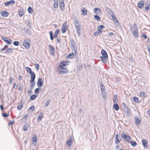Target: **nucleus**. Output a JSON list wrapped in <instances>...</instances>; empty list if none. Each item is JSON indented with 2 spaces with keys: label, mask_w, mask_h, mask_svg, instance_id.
Listing matches in <instances>:
<instances>
[{
  "label": "nucleus",
  "mask_w": 150,
  "mask_h": 150,
  "mask_svg": "<svg viewBox=\"0 0 150 150\" xmlns=\"http://www.w3.org/2000/svg\"><path fill=\"white\" fill-rule=\"evenodd\" d=\"M13 49L11 48H8L5 51V53L6 54H8V53H11L12 52Z\"/></svg>",
  "instance_id": "nucleus-32"
},
{
  "label": "nucleus",
  "mask_w": 150,
  "mask_h": 150,
  "mask_svg": "<svg viewBox=\"0 0 150 150\" xmlns=\"http://www.w3.org/2000/svg\"><path fill=\"white\" fill-rule=\"evenodd\" d=\"M131 144L133 146H135L137 144V143L135 142H132L130 141V142Z\"/></svg>",
  "instance_id": "nucleus-45"
},
{
  "label": "nucleus",
  "mask_w": 150,
  "mask_h": 150,
  "mask_svg": "<svg viewBox=\"0 0 150 150\" xmlns=\"http://www.w3.org/2000/svg\"><path fill=\"white\" fill-rule=\"evenodd\" d=\"M142 143L144 148H147L148 145H147V142L146 139H143L142 140Z\"/></svg>",
  "instance_id": "nucleus-21"
},
{
  "label": "nucleus",
  "mask_w": 150,
  "mask_h": 150,
  "mask_svg": "<svg viewBox=\"0 0 150 150\" xmlns=\"http://www.w3.org/2000/svg\"><path fill=\"white\" fill-rule=\"evenodd\" d=\"M100 88L102 93H103V92L105 91V86H104L103 84L102 83H101L100 84Z\"/></svg>",
  "instance_id": "nucleus-29"
},
{
  "label": "nucleus",
  "mask_w": 150,
  "mask_h": 150,
  "mask_svg": "<svg viewBox=\"0 0 150 150\" xmlns=\"http://www.w3.org/2000/svg\"><path fill=\"white\" fill-rule=\"evenodd\" d=\"M113 19V21L115 23H118V21L117 20L116 18L115 17V15H112V16H111Z\"/></svg>",
  "instance_id": "nucleus-34"
},
{
  "label": "nucleus",
  "mask_w": 150,
  "mask_h": 150,
  "mask_svg": "<svg viewBox=\"0 0 150 150\" xmlns=\"http://www.w3.org/2000/svg\"><path fill=\"white\" fill-rule=\"evenodd\" d=\"M59 29H57L54 33V37L55 38H57V35L59 34ZM50 35V39L51 40H53L54 39V36L52 32L50 31L49 32Z\"/></svg>",
  "instance_id": "nucleus-4"
},
{
  "label": "nucleus",
  "mask_w": 150,
  "mask_h": 150,
  "mask_svg": "<svg viewBox=\"0 0 150 150\" xmlns=\"http://www.w3.org/2000/svg\"><path fill=\"white\" fill-rule=\"evenodd\" d=\"M102 56H100V58L101 61L103 63H105L107 61V59L108 58V55L106 52L104 50H102L101 52Z\"/></svg>",
  "instance_id": "nucleus-3"
},
{
  "label": "nucleus",
  "mask_w": 150,
  "mask_h": 150,
  "mask_svg": "<svg viewBox=\"0 0 150 150\" xmlns=\"http://www.w3.org/2000/svg\"><path fill=\"white\" fill-rule=\"evenodd\" d=\"M122 104L123 106L124 111L126 115L128 116L130 115L131 114V112L130 110L128 108L127 106L124 103H123Z\"/></svg>",
  "instance_id": "nucleus-7"
},
{
  "label": "nucleus",
  "mask_w": 150,
  "mask_h": 150,
  "mask_svg": "<svg viewBox=\"0 0 150 150\" xmlns=\"http://www.w3.org/2000/svg\"><path fill=\"white\" fill-rule=\"evenodd\" d=\"M32 142L33 144L35 145L36 146L37 142V138L36 136L33 137L32 139Z\"/></svg>",
  "instance_id": "nucleus-18"
},
{
  "label": "nucleus",
  "mask_w": 150,
  "mask_h": 150,
  "mask_svg": "<svg viewBox=\"0 0 150 150\" xmlns=\"http://www.w3.org/2000/svg\"><path fill=\"white\" fill-rule=\"evenodd\" d=\"M94 17L97 21H100V18L97 15H95L94 16Z\"/></svg>",
  "instance_id": "nucleus-43"
},
{
  "label": "nucleus",
  "mask_w": 150,
  "mask_h": 150,
  "mask_svg": "<svg viewBox=\"0 0 150 150\" xmlns=\"http://www.w3.org/2000/svg\"><path fill=\"white\" fill-rule=\"evenodd\" d=\"M145 93L144 92H142L140 93V95L141 97H144L145 96Z\"/></svg>",
  "instance_id": "nucleus-48"
},
{
  "label": "nucleus",
  "mask_w": 150,
  "mask_h": 150,
  "mask_svg": "<svg viewBox=\"0 0 150 150\" xmlns=\"http://www.w3.org/2000/svg\"><path fill=\"white\" fill-rule=\"evenodd\" d=\"M67 62H62L60 63L63 66H66L68 65V64L67 63Z\"/></svg>",
  "instance_id": "nucleus-44"
},
{
  "label": "nucleus",
  "mask_w": 150,
  "mask_h": 150,
  "mask_svg": "<svg viewBox=\"0 0 150 150\" xmlns=\"http://www.w3.org/2000/svg\"><path fill=\"white\" fill-rule=\"evenodd\" d=\"M23 45L26 49H28L30 47L29 43L27 42L25 40H24L23 42Z\"/></svg>",
  "instance_id": "nucleus-16"
},
{
  "label": "nucleus",
  "mask_w": 150,
  "mask_h": 150,
  "mask_svg": "<svg viewBox=\"0 0 150 150\" xmlns=\"http://www.w3.org/2000/svg\"><path fill=\"white\" fill-rule=\"evenodd\" d=\"M1 39L4 41L9 44H10L12 43V40L10 39L7 38L4 36H2L1 37Z\"/></svg>",
  "instance_id": "nucleus-9"
},
{
  "label": "nucleus",
  "mask_w": 150,
  "mask_h": 150,
  "mask_svg": "<svg viewBox=\"0 0 150 150\" xmlns=\"http://www.w3.org/2000/svg\"><path fill=\"white\" fill-rule=\"evenodd\" d=\"M27 71L30 73L31 76V80L30 81V83H33L35 80V74L34 72L32 71L31 69L28 67H26L25 68Z\"/></svg>",
  "instance_id": "nucleus-2"
},
{
  "label": "nucleus",
  "mask_w": 150,
  "mask_h": 150,
  "mask_svg": "<svg viewBox=\"0 0 150 150\" xmlns=\"http://www.w3.org/2000/svg\"><path fill=\"white\" fill-rule=\"evenodd\" d=\"M23 30L29 35H30L31 34L30 31L27 28H24L23 29Z\"/></svg>",
  "instance_id": "nucleus-31"
},
{
  "label": "nucleus",
  "mask_w": 150,
  "mask_h": 150,
  "mask_svg": "<svg viewBox=\"0 0 150 150\" xmlns=\"http://www.w3.org/2000/svg\"><path fill=\"white\" fill-rule=\"evenodd\" d=\"M98 27H99L100 28L102 29H103L105 28L104 26L103 25H100Z\"/></svg>",
  "instance_id": "nucleus-63"
},
{
  "label": "nucleus",
  "mask_w": 150,
  "mask_h": 150,
  "mask_svg": "<svg viewBox=\"0 0 150 150\" xmlns=\"http://www.w3.org/2000/svg\"><path fill=\"white\" fill-rule=\"evenodd\" d=\"M15 3L14 1L13 0H10L9 1L6 2L4 3V5L5 6H7L9 5L13 4Z\"/></svg>",
  "instance_id": "nucleus-14"
},
{
  "label": "nucleus",
  "mask_w": 150,
  "mask_h": 150,
  "mask_svg": "<svg viewBox=\"0 0 150 150\" xmlns=\"http://www.w3.org/2000/svg\"><path fill=\"white\" fill-rule=\"evenodd\" d=\"M81 11L82 13V15H86L87 14V11L84 8H83L81 10Z\"/></svg>",
  "instance_id": "nucleus-25"
},
{
  "label": "nucleus",
  "mask_w": 150,
  "mask_h": 150,
  "mask_svg": "<svg viewBox=\"0 0 150 150\" xmlns=\"http://www.w3.org/2000/svg\"><path fill=\"white\" fill-rule=\"evenodd\" d=\"M101 10L99 8H95L94 9V11L96 14H99L101 12Z\"/></svg>",
  "instance_id": "nucleus-22"
},
{
  "label": "nucleus",
  "mask_w": 150,
  "mask_h": 150,
  "mask_svg": "<svg viewBox=\"0 0 150 150\" xmlns=\"http://www.w3.org/2000/svg\"><path fill=\"white\" fill-rule=\"evenodd\" d=\"M14 123V121H10L9 122V123L8 124V125H13Z\"/></svg>",
  "instance_id": "nucleus-58"
},
{
  "label": "nucleus",
  "mask_w": 150,
  "mask_h": 150,
  "mask_svg": "<svg viewBox=\"0 0 150 150\" xmlns=\"http://www.w3.org/2000/svg\"><path fill=\"white\" fill-rule=\"evenodd\" d=\"M133 100L134 102L136 103H138L139 102V98L137 97H134L133 98Z\"/></svg>",
  "instance_id": "nucleus-42"
},
{
  "label": "nucleus",
  "mask_w": 150,
  "mask_h": 150,
  "mask_svg": "<svg viewBox=\"0 0 150 150\" xmlns=\"http://www.w3.org/2000/svg\"><path fill=\"white\" fill-rule=\"evenodd\" d=\"M28 127V125L27 124H25V125L23 127V129L24 131H26L27 130Z\"/></svg>",
  "instance_id": "nucleus-36"
},
{
  "label": "nucleus",
  "mask_w": 150,
  "mask_h": 150,
  "mask_svg": "<svg viewBox=\"0 0 150 150\" xmlns=\"http://www.w3.org/2000/svg\"><path fill=\"white\" fill-rule=\"evenodd\" d=\"M59 5L60 10L62 11H63L64 8V3L59 2Z\"/></svg>",
  "instance_id": "nucleus-20"
},
{
  "label": "nucleus",
  "mask_w": 150,
  "mask_h": 150,
  "mask_svg": "<svg viewBox=\"0 0 150 150\" xmlns=\"http://www.w3.org/2000/svg\"><path fill=\"white\" fill-rule=\"evenodd\" d=\"M35 82H34V83H33V84H31L30 86V88L31 89L33 88L34 87V86H35Z\"/></svg>",
  "instance_id": "nucleus-59"
},
{
  "label": "nucleus",
  "mask_w": 150,
  "mask_h": 150,
  "mask_svg": "<svg viewBox=\"0 0 150 150\" xmlns=\"http://www.w3.org/2000/svg\"><path fill=\"white\" fill-rule=\"evenodd\" d=\"M74 55L73 53H70L68 54V57L69 58H71L73 57Z\"/></svg>",
  "instance_id": "nucleus-46"
},
{
  "label": "nucleus",
  "mask_w": 150,
  "mask_h": 150,
  "mask_svg": "<svg viewBox=\"0 0 150 150\" xmlns=\"http://www.w3.org/2000/svg\"><path fill=\"white\" fill-rule=\"evenodd\" d=\"M49 47L50 48V51H54L55 50V48L53 47L51 45H49Z\"/></svg>",
  "instance_id": "nucleus-47"
},
{
  "label": "nucleus",
  "mask_w": 150,
  "mask_h": 150,
  "mask_svg": "<svg viewBox=\"0 0 150 150\" xmlns=\"http://www.w3.org/2000/svg\"><path fill=\"white\" fill-rule=\"evenodd\" d=\"M38 96L35 95H31L30 97V99L32 100H35L36 98Z\"/></svg>",
  "instance_id": "nucleus-38"
},
{
  "label": "nucleus",
  "mask_w": 150,
  "mask_h": 150,
  "mask_svg": "<svg viewBox=\"0 0 150 150\" xmlns=\"http://www.w3.org/2000/svg\"><path fill=\"white\" fill-rule=\"evenodd\" d=\"M70 44L71 47L72 49L73 50V51H74L75 54H76L77 52V48L76 46V44L74 41L73 39L71 40Z\"/></svg>",
  "instance_id": "nucleus-5"
},
{
  "label": "nucleus",
  "mask_w": 150,
  "mask_h": 150,
  "mask_svg": "<svg viewBox=\"0 0 150 150\" xmlns=\"http://www.w3.org/2000/svg\"><path fill=\"white\" fill-rule=\"evenodd\" d=\"M105 10L110 15L112 16V15H114L113 13V11L110 8H109L108 7H106L105 8Z\"/></svg>",
  "instance_id": "nucleus-13"
},
{
  "label": "nucleus",
  "mask_w": 150,
  "mask_h": 150,
  "mask_svg": "<svg viewBox=\"0 0 150 150\" xmlns=\"http://www.w3.org/2000/svg\"><path fill=\"white\" fill-rule=\"evenodd\" d=\"M93 35L95 36H97L99 35H100V34H99L98 31L95 32Z\"/></svg>",
  "instance_id": "nucleus-53"
},
{
  "label": "nucleus",
  "mask_w": 150,
  "mask_h": 150,
  "mask_svg": "<svg viewBox=\"0 0 150 150\" xmlns=\"http://www.w3.org/2000/svg\"><path fill=\"white\" fill-rule=\"evenodd\" d=\"M35 67L36 70L37 71H38L39 69V64H35Z\"/></svg>",
  "instance_id": "nucleus-49"
},
{
  "label": "nucleus",
  "mask_w": 150,
  "mask_h": 150,
  "mask_svg": "<svg viewBox=\"0 0 150 150\" xmlns=\"http://www.w3.org/2000/svg\"><path fill=\"white\" fill-rule=\"evenodd\" d=\"M28 116V114H27L25 115L23 118L22 119V122H26V121L27 119V117Z\"/></svg>",
  "instance_id": "nucleus-35"
},
{
  "label": "nucleus",
  "mask_w": 150,
  "mask_h": 150,
  "mask_svg": "<svg viewBox=\"0 0 150 150\" xmlns=\"http://www.w3.org/2000/svg\"><path fill=\"white\" fill-rule=\"evenodd\" d=\"M142 37L145 39H146L147 38V36L145 34L142 35Z\"/></svg>",
  "instance_id": "nucleus-64"
},
{
  "label": "nucleus",
  "mask_w": 150,
  "mask_h": 150,
  "mask_svg": "<svg viewBox=\"0 0 150 150\" xmlns=\"http://www.w3.org/2000/svg\"><path fill=\"white\" fill-rule=\"evenodd\" d=\"M144 1L142 0L140 1L138 4V7L140 9H142L144 7Z\"/></svg>",
  "instance_id": "nucleus-12"
},
{
  "label": "nucleus",
  "mask_w": 150,
  "mask_h": 150,
  "mask_svg": "<svg viewBox=\"0 0 150 150\" xmlns=\"http://www.w3.org/2000/svg\"><path fill=\"white\" fill-rule=\"evenodd\" d=\"M58 72L59 73L62 74H67L68 72V71L67 69H63V70H59Z\"/></svg>",
  "instance_id": "nucleus-17"
},
{
  "label": "nucleus",
  "mask_w": 150,
  "mask_h": 150,
  "mask_svg": "<svg viewBox=\"0 0 150 150\" xmlns=\"http://www.w3.org/2000/svg\"><path fill=\"white\" fill-rule=\"evenodd\" d=\"M131 31H138L137 27L136 25L135 24H134V26L131 28Z\"/></svg>",
  "instance_id": "nucleus-23"
},
{
  "label": "nucleus",
  "mask_w": 150,
  "mask_h": 150,
  "mask_svg": "<svg viewBox=\"0 0 150 150\" xmlns=\"http://www.w3.org/2000/svg\"><path fill=\"white\" fill-rule=\"evenodd\" d=\"M113 107L116 111L118 110L119 109V106L117 103H115V104L113 105Z\"/></svg>",
  "instance_id": "nucleus-28"
},
{
  "label": "nucleus",
  "mask_w": 150,
  "mask_h": 150,
  "mask_svg": "<svg viewBox=\"0 0 150 150\" xmlns=\"http://www.w3.org/2000/svg\"><path fill=\"white\" fill-rule=\"evenodd\" d=\"M50 101L49 100H48L47 102H46V103H45V105L46 106H47L49 104V103H50Z\"/></svg>",
  "instance_id": "nucleus-61"
},
{
  "label": "nucleus",
  "mask_w": 150,
  "mask_h": 150,
  "mask_svg": "<svg viewBox=\"0 0 150 150\" xmlns=\"http://www.w3.org/2000/svg\"><path fill=\"white\" fill-rule=\"evenodd\" d=\"M102 93L103 94V97L104 99V100H105L106 99L107 96L106 93L105 92H104L103 93Z\"/></svg>",
  "instance_id": "nucleus-39"
},
{
  "label": "nucleus",
  "mask_w": 150,
  "mask_h": 150,
  "mask_svg": "<svg viewBox=\"0 0 150 150\" xmlns=\"http://www.w3.org/2000/svg\"><path fill=\"white\" fill-rule=\"evenodd\" d=\"M9 13L6 11H3L1 12V15L4 17H7Z\"/></svg>",
  "instance_id": "nucleus-19"
},
{
  "label": "nucleus",
  "mask_w": 150,
  "mask_h": 150,
  "mask_svg": "<svg viewBox=\"0 0 150 150\" xmlns=\"http://www.w3.org/2000/svg\"><path fill=\"white\" fill-rule=\"evenodd\" d=\"M97 31L98 32V33L100 34V35L102 33V31L99 28V27H98L97 29Z\"/></svg>",
  "instance_id": "nucleus-55"
},
{
  "label": "nucleus",
  "mask_w": 150,
  "mask_h": 150,
  "mask_svg": "<svg viewBox=\"0 0 150 150\" xmlns=\"http://www.w3.org/2000/svg\"><path fill=\"white\" fill-rule=\"evenodd\" d=\"M8 115H9L8 114H7L6 113H2V116L3 117H8Z\"/></svg>",
  "instance_id": "nucleus-51"
},
{
  "label": "nucleus",
  "mask_w": 150,
  "mask_h": 150,
  "mask_svg": "<svg viewBox=\"0 0 150 150\" xmlns=\"http://www.w3.org/2000/svg\"><path fill=\"white\" fill-rule=\"evenodd\" d=\"M22 105H18L17 106V108L18 110H20L21 109L22 107Z\"/></svg>",
  "instance_id": "nucleus-54"
},
{
  "label": "nucleus",
  "mask_w": 150,
  "mask_h": 150,
  "mask_svg": "<svg viewBox=\"0 0 150 150\" xmlns=\"http://www.w3.org/2000/svg\"><path fill=\"white\" fill-rule=\"evenodd\" d=\"M113 100L114 104L117 103L118 98L116 95L114 96V97L113 99Z\"/></svg>",
  "instance_id": "nucleus-24"
},
{
  "label": "nucleus",
  "mask_w": 150,
  "mask_h": 150,
  "mask_svg": "<svg viewBox=\"0 0 150 150\" xmlns=\"http://www.w3.org/2000/svg\"><path fill=\"white\" fill-rule=\"evenodd\" d=\"M120 133L117 134L115 135V143L116 144H119L121 141V138L120 137Z\"/></svg>",
  "instance_id": "nucleus-8"
},
{
  "label": "nucleus",
  "mask_w": 150,
  "mask_h": 150,
  "mask_svg": "<svg viewBox=\"0 0 150 150\" xmlns=\"http://www.w3.org/2000/svg\"><path fill=\"white\" fill-rule=\"evenodd\" d=\"M28 12L30 13H32L33 12V10L31 7H29L28 9Z\"/></svg>",
  "instance_id": "nucleus-40"
},
{
  "label": "nucleus",
  "mask_w": 150,
  "mask_h": 150,
  "mask_svg": "<svg viewBox=\"0 0 150 150\" xmlns=\"http://www.w3.org/2000/svg\"><path fill=\"white\" fill-rule=\"evenodd\" d=\"M147 48L149 52V54H150V45H148L147 46Z\"/></svg>",
  "instance_id": "nucleus-60"
},
{
  "label": "nucleus",
  "mask_w": 150,
  "mask_h": 150,
  "mask_svg": "<svg viewBox=\"0 0 150 150\" xmlns=\"http://www.w3.org/2000/svg\"><path fill=\"white\" fill-rule=\"evenodd\" d=\"M23 88V86L20 85L19 88V90L20 91H21L22 90Z\"/></svg>",
  "instance_id": "nucleus-62"
},
{
  "label": "nucleus",
  "mask_w": 150,
  "mask_h": 150,
  "mask_svg": "<svg viewBox=\"0 0 150 150\" xmlns=\"http://www.w3.org/2000/svg\"><path fill=\"white\" fill-rule=\"evenodd\" d=\"M35 109V107L34 106H31L28 109V111H29L30 110H31L32 111H33Z\"/></svg>",
  "instance_id": "nucleus-52"
},
{
  "label": "nucleus",
  "mask_w": 150,
  "mask_h": 150,
  "mask_svg": "<svg viewBox=\"0 0 150 150\" xmlns=\"http://www.w3.org/2000/svg\"><path fill=\"white\" fill-rule=\"evenodd\" d=\"M43 116V113L41 112L39 113L38 117L37 118V122H39L41 121V120L42 119Z\"/></svg>",
  "instance_id": "nucleus-15"
},
{
  "label": "nucleus",
  "mask_w": 150,
  "mask_h": 150,
  "mask_svg": "<svg viewBox=\"0 0 150 150\" xmlns=\"http://www.w3.org/2000/svg\"><path fill=\"white\" fill-rule=\"evenodd\" d=\"M50 54L52 55H54L55 54L54 50V51H50Z\"/></svg>",
  "instance_id": "nucleus-57"
},
{
  "label": "nucleus",
  "mask_w": 150,
  "mask_h": 150,
  "mask_svg": "<svg viewBox=\"0 0 150 150\" xmlns=\"http://www.w3.org/2000/svg\"><path fill=\"white\" fill-rule=\"evenodd\" d=\"M72 143V142L71 140L69 139L67 142V144L69 146H71Z\"/></svg>",
  "instance_id": "nucleus-41"
},
{
  "label": "nucleus",
  "mask_w": 150,
  "mask_h": 150,
  "mask_svg": "<svg viewBox=\"0 0 150 150\" xmlns=\"http://www.w3.org/2000/svg\"><path fill=\"white\" fill-rule=\"evenodd\" d=\"M133 35L136 37V38H138V31H134L131 32Z\"/></svg>",
  "instance_id": "nucleus-27"
},
{
  "label": "nucleus",
  "mask_w": 150,
  "mask_h": 150,
  "mask_svg": "<svg viewBox=\"0 0 150 150\" xmlns=\"http://www.w3.org/2000/svg\"><path fill=\"white\" fill-rule=\"evenodd\" d=\"M73 22L75 25L77 34L80 36L81 35V27L79 21L77 18H76L74 20Z\"/></svg>",
  "instance_id": "nucleus-1"
},
{
  "label": "nucleus",
  "mask_w": 150,
  "mask_h": 150,
  "mask_svg": "<svg viewBox=\"0 0 150 150\" xmlns=\"http://www.w3.org/2000/svg\"><path fill=\"white\" fill-rule=\"evenodd\" d=\"M135 122L136 124H139L141 122V120L137 117H135Z\"/></svg>",
  "instance_id": "nucleus-37"
},
{
  "label": "nucleus",
  "mask_w": 150,
  "mask_h": 150,
  "mask_svg": "<svg viewBox=\"0 0 150 150\" xmlns=\"http://www.w3.org/2000/svg\"><path fill=\"white\" fill-rule=\"evenodd\" d=\"M37 85L38 87H42L43 84V81L41 78H39L37 82Z\"/></svg>",
  "instance_id": "nucleus-11"
},
{
  "label": "nucleus",
  "mask_w": 150,
  "mask_h": 150,
  "mask_svg": "<svg viewBox=\"0 0 150 150\" xmlns=\"http://www.w3.org/2000/svg\"><path fill=\"white\" fill-rule=\"evenodd\" d=\"M39 88H36L35 90V93H39Z\"/></svg>",
  "instance_id": "nucleus-56"
},
{
  "label": "nucleus",
  "mask_w": 150,
  "mask_h": 150,
  "mask_svg": "<svg viewBox=\"0 0 150 150\" xmlns=\"http://www.w3.org/2000/svg\"><path fill=\"white\" fill-rule=\"evenodd\" d=\"M24 13L23 9L19 10V14L20 17L22 16L24 14Z\"/></svg>",
  "instance_id": "nucleus-26"
},
{
  "label": "nucleus",
  "mask_w": 150,
  "mask_h": 150,
  "mask_svg": "<svg viewBox=\"0 0 150 150\" xmlns=\"http://www.w3.org/2000/svg\"><path fill=\"white\" fill-rule=\"evenodd\" d=\"M122 137L125 140L129 143H130L131 141V137L123 132L122 133Z\"/></svg>",
  "instance_id": "nucleus-6"
},
{
  "label": "nucleus",
  "mask_w": 150,
  "mask_h": 150,
  "mask_svg": "<svg viewBox=\"0 0 150 150\" xmlns=\"http://www.w3.org/2000/svg\"><path fill=\"white\" fill-rule=\"evenodd\" d=\"M64 66H63L62 64H60L59 65L58 67V69L59 70H63V69H66V68H65Z\"/></svg>",
  "instance_id": "nucleus-33"
},
{
  "label": "nucleus",
  "mask_w": 150,
  "mask_h": 150,
  "mask_svg": "<svg viewBox=\"0 0 150 150\" xmlns=\"http://www.w3.org/2000/svg\"><path fill=\"white\" fill-rule=\"evenodd\" d=\"M19 44V43L18 41H15L13 42V45L15 46H18Z\"/></svg>",
  "instance_id": "nucleus-50"
},
{
  "label": "nucleus",
  "mask_w": 150,
  "mask_h": 150,
  "mask_svg": "<svg viewBox=\"0 0 150 150\" xmlns=\"http://www.w3.org/2000/svg\"><path fill=\"white\" fill-rule=\"evenodd\" d=\"M54 3L53 4V7L54 8H57L58 6V0H54Z\"/></svg>",
  "instance_id": "nucleus-30"
},
{
  "label": "nucleus",
  "mask_w": 150,
  "mask_h": 150,
  "mask_svg": "<svg viewBox=\"0 0 150 150\" xmlns=\"http://www.w3.org/2000/svg\"><path fill=\"white\" fill-rule=\"evenodd\" d=\"M68 28L67 26L66 23L65 22L62 25V33H64L66 32Z\"/></svg>",
  "instance_id": "nucleus-10"
}]
</instances>
